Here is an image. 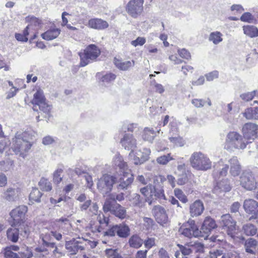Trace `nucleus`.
<instances>
[{
    "mask_svg": "<svg viewBox=\"0 0 258 258\" xmlns=\"http://www.w3.org/2000/svg\"><path fill=\"white\" fill-rule=\"evenodd\" d=\"M42 196L41 192L38 188H33L29 195V199L32 202H40Z\"/></svg>",
    "mask_w": 258,
    "mask_h": 258,
    "instance_id": "a19ab883",
    "label": "nucleus"
},
{
    "mask_svg": "<svg viewBox=\"0 0 258 258\" xmlns=\"http://www.w3.org/2000/svg\"><path fill=\"white\" fill-rule=\"evenodd\" d=\"M230 162L231 163V174L234 176L238 175L240 172V165L237 157H233L230 159Z\"/></svg>",
    "mask_w": 258,
    "mask_h": 258,
    "instance_id": "7c9ffc66",
    "label": "nucleus"
},
{
    "mask_svg": "<svg viewBox=\"0 0 258 258\" xmlns=\"http://www.w3.org/2000/svg\"><path fill=\"white\" fill-rule=\"evenodd\" d=\"M175 196L182 203H185L187 202L186 197L183 194L182 191L179 189L176 188L174 190Z\"/></svg>",
    "mask_w": 258,
    "mask_h": 258,
    "instance_id": "5fc2aeb1",
    "label": "nucleus"
},
{
    "mask_svg": "<svg viewBox=\"0 0 258 258\" xmlns=\"http://www.w3.org/2000/svg\"><path fill=\"white\" fill-rule=\"evenodd\" d=\"M131 201L135 206L141 207L143 205L142 199H141V197L139 194H134Z\"/></svg>",
    "mask_w": 258,
    "mask_h": 258,
    "instance_id": "603ef678",
    "label": "nucleus"
},
{
    "mask_svg": "<svg viewBox=\"0 0 258 258\" xmlns=\"http://www.w3.org/2000/svg\"><path fill=\"white\" fill-rule=\"evenodd\" d=\"M63 170L62 169H57L53 173V180L54 182L58 184L61 182L62 178V174Z\"/></svg>",
    "mask_w": 258,
    "mask_h": 258,
    "instance_id": "de8ad7c7",
    "label": "nucleus"
},
{
    "mask_svg": "<svg viewBox=\"0 0 258 258\" xmlns=\"http://www.w3.org/2000/svg\"><path fill=\"white\" fill-rule=\"evenodd\" d=\"M188 171L186 170V165L184 163L178 162L177 171L175 172L176 175L188 173Z\"/></svg>",
    "mask_w": 258,
    "mask_h": 258,
    "instance_id": "3c124183",
    "label": "nucleus"
},
{
    "mask_svg": "<svg viewBox=\"0 0 258 258\" xmlns=\"http://www.w3.org/2000/svg\"><path fill=\"white\" fill-rule=\"evenodd\" d=\"M118 204L115 201V195H110L105 200L103 210L104 212H110L112 213Z\"/></svg>",
    "mask_w": 258,
    "mask_h": 258,
    "instance_id": "5701e85b",
    "label": "nucleus"
},
{
    "mask_svg": "<svg viewBox=\"0 0 258 258\" xmlns=\"http://www.w3.org/2000/svg\"><path fill=\"white\" fill-rule=\"evenodd\" d=\"M219 76V72L217 71H214L208 74H207L205 76L207 81H212L214 79L218 78Z\"/></svg>",
    "mask_w": 258,
    "mask_h": 258,
    "instance_id": "69168bd1",
    "label": "nucleus"
},
{
    "mask_svg": "<svg viewBox=\"0 0 258 258\" xmlns=\"http://www.w3.org/2000/svg\"><path fill=\"white\" fill-rule=\"evenodd\" d=\"M88 26L91 28L101 30L107 28L109 24L107 21L101 19L94 18L89 20Z\"/></svg>",
    "mask_w": 258,
    "mask_h": 258,
    "instance_id": "4be33fe9",
    "label": "nucleus"
},
{
    "mask_svg": "<svg viewBox=\"0 0 258 258\" xmlns=\"http://www.w3.org/2000/svg\"><path fill=\"white\" fill-rule=\"evenodd\" d=\"M38 185L41 190L45 191H49L52 189L51 183L45 178H41L39 182Z\"/></svg>",
    "mask_w": 258,
    "mask_h": 258,
    "instance_id": "ea45409f",
    "label": "nucleus"
},
{
    "mask_svg": "<svg viewBox=\"0 0 258 258\" xmlns=\"http://www.w3.org/2000/svg\"><path fill=\"white\" fill-rule=\"evenodd\" d=\"M60 34L58 29H52L41 34L43 39L47 40H51L56 38Z\"/></svg>",
    "mask_w": 258,
    "mask_h": 258,
    "instance_id": "2f4dec72",
    "label": "nucleus"
},
{
    "mask_svg": "<svg viewBox=\"0 0 258 258\" xmlns=\"http://www.w3.org/2000/svg\"><path fill=\"white\" fill-rule=\"evenodd\" d=\"M151 193L152 196H154L160 199H165V197L164 194V190L163 186H161L160 185H156L153 186V188H150Z\"/></svg>",
    "mask_w": 258,
    "mask_h": 258,
    "instance_id": "f704fd0d",
    "label": "nucleus"
},
{
    "mask_svg": "<svg viewBox=\"0 0 258 258\" xmlns=\"http://www.w3.org/2000/svg\"><path fill=\"white\" fill-rule=\"evenodd\" d=\"M37 106L41 111L45 114V117H47V116H49L51 106L48 104L46 101L37 105Z\"/></svg>",
    "mask_w": 258,
    "mask_h": 258,
    "instance_id": "37998d69",
    "label": "nucleus"
},
{
    "mask_svg": "<svg viewBox=\"0 0 258 258\" xmlns=\"http://www.w3.org/2000/svg\"><path fill=\"white\" fill-rule=\"evenodd\" d=\"M256 19L250 13L246 12L243 14V22L254 23Z\"/></svg>",
    "mask_w": 258,
    "mask_h": 258,
    "instance_id": "6e6d98bb",
    "label": "nucleus"
},
{
    "mask_svg": "<svg viewBox=\"0 0 258 258\" xmlns=\"http://www.w3.org/2000/svg\"><path fill=\"white\" fill-rule=\"evenodd\" d=\"M81 243H82L81 241L74 239L67 241L65 244V247L70 254L75 255L78 252L79 250H82L84 249V246L80 245Z\"/></svg>",
    "mask_w": 258,
    "mask_h": 258,
    "instance_id": "aec40b11",
    "label": "nucleus"
},
{
    "mask_svg": "<svg viewBox=\"0 0 258 258\" xmlns=\"http://www.w3.org/2000/svg\"><path fill=\"white\" fill-rule=\"evenodd\" d=\"M243 187L248 190H252L256 187V182L250 172L243 173Z\"/></svg>",
    "mask_w": 258,
    "mask_h": 258,
    "instance_id": "dca6fc26",
    "label": "nucleus"
},
{
    "mask_svg": "<svg viewBox=\"0 0 258 258\" xmlns=\"http://www.w3.org/2000/svg\"><path fill=\"white\" fill-rule=\"evenodd\" d=\"M257 245V241L253 238H249L245 242V247L255 248Z\"/></svg>",
    "mask_w": 258,
    "mask_h": 258,
    "instance_id": "338daca9",
    "label": "nucleus"
},
{
    "mask_svg": "<svg viewBox=\"0 0 258 258\" xmlns=\"http://www.w3.org/2000/svg\"><path fill=\"white\" fill-rule=\"evenodd\" d=\"M215 221L210 217H206L203 223L200 231H201V237L207 238L211 231L216 227Z\"/></svg>",
    "mask_w": 258,
    "mask_h": 258,
    "instance_id": "2eb2a0df",
    "label": "nucleus"
},
{
    "mask_svg": "<svg viewBox=\"0 0 258 258\" xmlns=\"http://www.w3.org/2000/svg\"><path fill=\"white\" fill-rule=\"evenodd\" d=\"M244 232L247 235H253L257 231L256 228L252 224H246L243 227Z\"/></svg>",
    "mask_w": 258,
    "mask_h": 258,
    "instance_id": "c03bdc74",
    "label": "nucleus"
},
{
    "mask_svg": "<svg viewBox=\"0 0 258 258\" xmlns=\"http://www.w3.org/2000/svg\"><path fill=\"white\" fill-rule=\"evenodd\" d=\"M173 158L170 157V154H168L166 155H163L161 156L160 157H159L157 159V162L158 163L161 164V165H165L167 164V163L172 160Z\"/></svg>",
    "mask_w": 258,
    "mask_h": 258,
    "instance_id": "09e8293b",
    "label": "nucleus"
},
{
    "mask_svg": "<svg viewBox=\"0 0 258 258\" xmlns=\"http://www.w3.org/2000/svg\"><path fill=\"white\" fill-rule=\"evenodd\" d=\"M204 210L203 203L200 200H196L189 207V213L191 217L201 215Z\"/></svg>",
    "mask_w": 258,
    "mask_h": 258,
    "instance_id": "412c9836",
    "label": "nucleus"
},
{
    "mask_svg": "<svg viewBox=\"0 0 258 258\" xmlns=\"http://www.w3.org/2000/svg\"><path fill=\"white\" fill-rule=\"evenodd\" d=\"M143 0H131L127 5L126 10L133 17L141 14L143 10Z\"/></svg>",
    "mask_w": 258,
    "mask_h": 258,
    "instance_id": "ddd939ff",
    "label": "nucleus"
},
{
    "mask_svg": "<svg viewBox=\"0 0 258 258\" xmlns=\"http://www.w3.org/2000/svg\"><path fill=\"white\" fill-rule=\"evenodd\" d=\"M169 140L171 142L173 143L176 146L179 147L183 146L184 144V141L181 137H170Z\"/></svg>",
    "mask_w": 258,
    "mask_h": 258,
    "instance_id": "13d9d810",
    "label": "nucleus"
},
{
    "mask_svg": "<svg viewBox=\"0 0 258 258\" xmlns=\"http://www.w3.org/2000/svg\"><path fill=\"white\" fill-rule=\"evenodd\" d=\"M46 101L43 92L41 90H37L33 95L32 103L34 105L33 110H37V105Z\"/></svg>",
    "mask_w": 258,
    "mask_h": 258,
    "instance_id": "393cba45",
    "label": "nucleus"
},
{
    "mask_svg": "<svg viewBox=\"0 0 258 258\" xmlns=\"http://www.w3.org/2000/svg\"><path fill=\"white\" fill-rule=\"evenodd\" d=\"M146 38L142 37H138L136 40L132 41L131 44L135 47L138 45L142 46L146 43Z\"/></svg>",
    "mask_w": 258,
    "mask_h": 258,
    "instance_id": "680f3d73",
    "label": "nucleus"
},
{
    "mask_svg": "<svg viewBox=\"0 0 258 258\" xmlns=\"http://www.w3.org/2000/svg\"><path fill=\"white\" fill-rule=\"evenodd\" d=\"M243 114L247 119H258V107L248 108Z\"/></svg>",
    "mask_w": 258,
    "mask_h": 258,
    "instance_id": "72a5a7b5",
    "label": "nucleus"
},
{
    "mask_svg": "<svg viewBox=\"0 0 258 258\" xmlns=\"http://www.w3.org/2000/svg\"><path fill=\"white\" fill-rule=\"evenodd\" d=\"M111 214L120 219H123L126 217V211L125 208L119 204L117 205L116 208H115Z\"/></svg>",
    "mask_w": 258,
    "mask_h": 258,
    "instance_id": "e433bc0d",
    "label": "nucleus"
},
{
    "mask_svg": "<svg viewBox=\"0 0 258 258\" xmlns=\"http://www.w3.org/2000/svg\"><path fill=\"white\" fill-rule=\"evenodd\" d=\"M97 220L100 224H105L106 226L108 225L109 222V217L105 216L103 214H99L97 217Z\"/></svg>",
    "mask_w": 258,
    "mask_h": 258,
    "instance_id": "052dcab7",
    "label": "nucleus"
},
{
    "mask_svg": "<svg viewBox=\"0 0 258 258\" xmlns=\"http://www.w3.org/2000/svg\"><path fill=\"white\" fill-rule=\"evenodd\" d=\"M80 208L82 211H86L88 209V214L90 216L97 215L98 210V206L96 203H92L90 199L80 204Z\"/></svg>",
    "mask_w": 258,
    "mask_h": 258,
    "instance_id": "6ab92c4d",
    "label": "nucleus"
},
{
    "mask_svg": "<svg viewBox=\"0 0 258 258\" xmlns=\"http://www.w3.org/2000/svg\"><path fill=\"white\" fill-rule=\"evenodd\" d=\"M122 172V176L120 177L117 185V189H127L129 186L133 183L134 178L133 175L131 173L130 169H127Z\"/></svg>",
    "mask_w": 258,
    "mask_h": 258,
    "instance_id": "4468645a",
    "label": "nucleus"
},
{
    "mask_svg": "<svg viewBox=\"0 0 258 258\" xmlns=\"http://www.w3.org/2000/svg\"><path fill=\"white\" fill-rule=\"evenodd\" d=\"M113 164L114 166L120 169L121 172L128 169L126 163L124 162L122 157L118 154L115 155Z\"/></svg>",
    "mask_w": 258,
    "mask_h": 258,
    "instance_id": "c756f323",
    "label": "nucleus"
},
{
    "mask_svg": "<svg viewBox=\"0 0 258 258\" xmlns=\"http://www.w3.org/2000/svg\"><path fill=\"white\" fill-rule=\"evenodd\" d=\"M116 78V75L113 73H108L103 76L101 78V81L104 83H109Z\"/></svg>",
    "mask_w": 258,
    "mask_h": 258,
    "instance_id": "4d7b16f0",
    "label": "nucleus"
},
{
    "mask_svg": "<svg viewBox=\"0 0 258 258\" xmlns=\"http://www.w3.org/2000/svg\"><path fill=\"white\" fill-rule=\"evenodd\" d=\"M143 222L146 229L148 230L153 229V227L155 224L154 220L148 217H144Z\"/></svg>",
    "mask_w": 258,
    "mask_h": 258,
    "instance_id": "864d4df0",
    "label": "nucleus"
},
{
    "mask_svg": "<svg viewBox=\"0 0 258 258\" xmlns=\"http://www.w3.org/2000/svg\"><path fill=\"white\" fill-rule=\"evenodd\" d=\"M4 256L6 258H21L20 252L17 253L10 250H5Z\"/></svg>",
    "mask_w": 258,
    "mask_h": 258,
    "instance_id": "e2e57ef3",
    "label": "nucleus"
},
{
    "mask_svg": "<svg viewBox=\"0 0 258 258\" xmlns=\"http://www.w3.org/2000/svg\"><path fill=\"white\" fill-rule=\"evenodd\" d=\"M117 235L116 225H113L106 231L103 232L104 237H113Z\"/></svg>",
    "mask_w": 258,
    "mask_h": 258,
    "instance_id": "8fccbe9b",
    "label": "nucleus"
},
{
    "mask_svg": "<svg viewBox=\"0 0 258 258\" xmlns=\"http://www.w3.org/2000/svg\"><path fill=\"white\" fill-rule=\"evenodd\" d=\"M244 33L250 37H254L258 36V29L252 25L243 26Z\"/></svg>",
    "mask_w": 258,
    "mask_h": 258,
    "instance_id": "c9c22d12",
    "label": "nucleus"
},
{
    "mask_svg": "<svg viewBox=\"0 0 258 258\" xmlns=\"http://www.w3.org/2000/svg\"><path fill=\"white\" fill-rule=\"evenodd\" d=\"M179 231L184 236L188 238L199 237L202 235L198 227L193 220H189L186 223L180 228Z\"/></svg>",
    "mask_w": 258,
    "mask_h": 258,
    "instance_id": "6e6552de",
    "label": "nucleus"
},
{
    "mask_svg": "<svg viewBox=\"0 0 258 258\" xmlns=\"http://www.w3.org/2000/svg\"><path fill=\"white\" fill-rule=\"evenodd\" d=\"M242 147V137L235 132H231L227 136L224 148L229 151L241 148Z\"/></svg>",
    "mask_w": 258,
    "mask_h": 258,
    "instance_id": "0eeeda50",
    "label": "nucleus"
},
{
    "mask_svg": "<svg viewBox=\"0 0 258 258\" xmlns=\"http://www.w3.org/2000/svg\"><path fill=\"white\" fill-rule=\"evenodd\" d=\"M231 189V186L229 181L226 179L217 183L213 189L214 192L217 194L221 192L229 191Z\"/></svg>",
    "mask_w": 258,
    "mask_h": 258,
    "instance_id": "b1692460",
    "label": "nucleus"
},
{
    "mask_svg": "<svg viewBox=\"0 0 258 258\" xmlns=\"http://www.w3.org/2000/svg\"><path fill=\"white\" fill-rule=\"evenodd\" d=\"M177 177V183L179 185L186 184L188 181V174L184 173L176 175Z\"/></svg>",
    "mask_w": 258,
    "mask_h": 258,
    "instance_id": "49530a36",
    "label": "nucleus"
},
{
    "mask_svg": "<svg viewBox=\"0 0 258 258\" xmlns=\"http://www.w3.org/2000/svg\"><path fill=\"white\" fill-rule=\"evenodd\" d=\"M18 226L20 227H11L7 230L8 239L14 243L18 241L20 234L23 237H28L30 233V230L26 225L23 224Z\"/></svg>",
    "mask_w": 258,
    "mask_h": 258,
    "instance_id": "423d86ee",
    "label": "nucleus"
},
{
    "mask_svg": "<svg viewBox=\"0 0 258 258\" xmlns=\"http://www.w3.org/2000/svg\"><path fill=\"white\" fill-rule=\"evenodd\" d=\"M138 129V125L137 124H124L122 126V130L124 132H126V131L128 132H134Z\"/></svg>",
    "mask_w": 258,
    "mask_h": 258,
    "instance_id": "0e129e2a",
    "label": "nucleus"
},
{
    "mask_svg": "<svg viewBox=\"0 0 258 258\" xmlns=\"http://www.w3.org/2000/svg\"><path fill=\"white\" fill-rule=\"evenodd\" d=\"M100 54V50L96 45L94 44L88 45L84 50L83 53L79 54L81 58L80 66H86L90 60H95Z\"/></svg>",
    "mask_w": 258,
    "mask_h": 258,
    "instance_id": "39448f33",
    "label": "nucleus"
},
{
    "mask_svg": "<svg viewBox=\"0 0 258 258\" xmlns=\"http://www.w3.org/2000/svg\"><path fill=\"white\" fill-rule=\"evenodd\" d=\"M150 152V149L147 148L144 149V152L133 150L129 154V156L135 165H140L148 160Z\"/></svg>",
    "mask_w": 258,
    "mask_h": 258,
    "instance_id": "9b49d317",
    "label": "nucleus"
},
{
    "mask_svg": "<svg viewBox=\"0 0 258 258\" xmlns=\"http://www.w3.org/2000/svg\"><path fill=\"white\" fill-rule=\"evenodd\" d=\"M27 212V207L26 206L21 205L12 210L10 215L13 219L12 226L22 225L25 214Z\"/></svg>",
    "mask_w": 258,
    "mask_h": 258,
    "instance_id": "9d476101",
    "label": "nucleus"
},
{
    "mask_svg": "<svg viewBox=\"0 0 258 258\" xmlns=\"http://www.w3.org/2000/svg\"><path fill=\"white\" fill-rule=\"evenodd\" d=\"M152 214L157 223L163 226H167L169 219L165 209L161 206L157 205L153 207Z\"/></svg>",
    "mask_w": 258,
    "mask_h": 258,
    "instance_id": "f8f14e48",
    "label": "nucleus"
},
{
    "mask_svg": "<svg viewBox=\"0 0 258 258\" xmlns=\"http://www.w3.org/2000/svg\"><path fill=\"white\" fill-rule=\"evenodd\" d=\"M145 247L148 249H150L155 245V239L152 237H148L144 241H143Z\"/></svg>",
    "mask_w": 258,
    "mask_h": 258,
    "instance_id": "bf43d9fd",
    "label": "nucleus"
},
{
    "mask_svg": "<svg viewBox=\"0 0 258 258\" xmlns=\"http://www.w3.org/2000/svg\"><path fill=\"white\" fill-rule=\"evenodd\" d=\"M189 161L192 167L198 170L205 171L212 167V162L209 158L201 152H196L192 154Z\"/></svg>",
    "mask_w": 258,
    "mask_h": 258,
    "instance_id": "f03ea898",
    "label": "nucleus"
},
{
    "mask_svg": "<svg viewBox=\"0 0 258 258\" xmlns=\"http://www.w3.org/2000/svg\"><path fill=\"white\" fill-rule=\"evenodd\" d=\"M258 133V125L249 122L245 123L243 126V138L246 140V143L243 141V145L251 143L252 141L254 140L257 137Z\"/></svg>",
    "mask_w": 258,
    "mask_h": 258,
    "instance_id": "1a4fd4ad",
    "label": "nucleus"
},
{
    "mask_svg": "<svg viewBox=\"0 0 258 258\" xmlns=\"http://www.w3.org/2000/svg\"><path fill=\"white\" fill-rule=\"evenodd\" d=\"M243 207L246 213L252 215L255 214V210L258 207V204L253 199H248L245 200Z\"/></svg>",
    "mask_w": 258,
    "mask_h": 258,
    "instance_id": "a878e982",
    "label": "nucleus"
},
{
    "mask_svg": "<svg viewBox=\"0 0 258 258\" xmlns=\"http://www.w3.org/2000/svg\"><path fill=\"white\" fill-rule=\"evenodd\" d=\"M116 181V178L115 176L105 174L98 179L97 187L101 194L106 195L112 190L113 184Z\"/></svg>",
    "mask_w": 258,
    "mask_h": 258,
    "instance_id": "20e7f679",
    "label": "nucleus"
},
{
    "mask_svg": "<svg viewBox=\"0 0 258 258\" xmlns=\"http://www.w3.org/2000/svg\"><path fill=\"white\" fill-rule=\"evenodd\" d=\"M105 254L107 258H122L121 255L118 252L117 249H107Z\"/></svg>",
    "mask_w": 258,
    "mask_h": 258,
    "instance_id": "a18cd8bd",
    "label": "nucleus"
},
{
    "mask_svg": "<svg viewBox=\"0 0 258 258\" xmlns=\"http://www.w3.org/2000/svg\"><path fill=\"white\" fill-rule=\"evenodd\" d=\"M34 136V133L31 131L17 132L11 143V149L15 154L25 158L33 145L31 140Z\"/></svg>",
    "mask_w": 258,
    "mask_h": 258,
    "instance_id": "f257e3e1",
    "label": "nucleus"
},
{
    "mask_svg": "<svg viewBox=\"0 0 258 258\" xmlns=\"http://www.w3.org/2000/svg\"><path fill=\"white\" fill-rule=\"evenodd\" d=\"M178 53L179 55L185 59H189L190 58V53L185 49H182L181 50H178Z\"/></svg>",
    "mask_w": 258,
    "mask_h": 258,
    "instance_id": "774afa93",
    "label": "nucleus"
},
{
    "mask_svg": "<svg viewBox=\"0 0 258 258\" xmlns=\"http://www.w3.org/2000/svg\"><path fill=\"white\" fill-rule=\"evenodd\" d=\"M178 246L179 248V251L186 256L194 250L200 251L203 249V244L200 242H195L194 244L190 242L184 246L180 244H178Z\"/></svg>",
    "mask_w": 258,
    "mask_h": 258,
    "instance_id": "f3484780",
    "label": "nucleus"
},
{
    "mask_svg": "<svg viewBox=\"0 0 258 258\" xmlns=\"http://www.w3.org/2000/svg\"><path fill=\"white\" fill-rule=\"evenodd\" d=\"M191 103L195 106L198 108L203 107L206 103H207L209 106L212 105L211 100L209 98H208L206 101L202 99H194L192 100Z\"/></svg>",
    "mask_w": 258,
    "mask_h": 258,
    "instance_id": "79ce46f5",
    "label": "nucleus"
},
{
    "mask_svg": "<svg viewBox=\"0 0 258 258\" xmlns=\"http://www.w3.org/2000/svg\"><path fill=\"white\" fill-rule=\"evenodd\" d=\"M128 243L131 247L139 248L142 245L143 240L138 235L135 234L130 238Z\"/></svg>",
    "mask_w": 258,
    "mask_h": 258,
    "instance_id": "473e14b6",
    "label": "nucleus"
},
{
    "mask_svg": "<svg viewBox=\"0 0 258 258\" xmlns=\"http://www.w3.org/2000/svg\"><path fill=\"white\" fill-rule=\"evenodd\" d=\"M221 224L223 228L226 229L227 234L233 238H237L242 239V233L239 231L230 214H225L221 217Z\"/></svg>",
    "mask_w": 258,
    "mask_h": 258,
    "instance_id": "7ed1b4c3",
    "label": "nucleus"
},
{
    "mask_svg": "<svg viewBox=\"0 0 258 258\" xmlns=\"http://www.w3.org/2000/svg\"><path fill=\"white\" fill-rule=\"evenodd\" d=\"M18 190L9 187L3 194V198L8 201H15L17 200L19 195Z\"/></svg>",
    "mask_w": 258,
    "mask_h": 258,
    "instance_id": "cd10ccee",
    "label": "nucleus"
},
{
    "mask_svg": "<svg viewBox=\"0 0 258 258\" xmlns=\"http://www.w3.org/2000/svg\"><path fill=\"white\" fill-rule=\"evenodd\" d=\"M120 143L125 149L132 151L137 147V141L133 136L130 134H126L120 141Z\"/></svg>",
    "mask_w": 258,
    "mask_h": 258,
    "instance_id": "a211bd4d",
    "label": "nucleus"
},
{
    "mask_svg": "<svg viewBox=\"0 0 258 258\" xmlns=\"http://www.w3.org/2000/svg\"><path fill=\"white\" fill-rule=\"evenodd\" d=\"M117 235L120 237L125 238L130 234V228L125 223L116 224Z\"/></svg>",
    "mask_w": 258,
    "mask_h": 258,
    "instance_id": "bb28decb",
    "label": "nucleus"
},
{
    "mask_svg": "<svg viewBox=\"0 0 258 258\" xmlns=\"http://www.w3.org/2000/svg\"><path fill=\"white\" fill-rule=\"evenodd\" d=\"M222 34L219 31L213 32L209 35V40L217 45L222 41Z\"/></svg>",
    "mask_w": 258,
    "mask_h": 258,
    "instance_id": "4c0bfd02",
    "label": "nucleus"
},
{
    "mask_svg": "<svg viewBox=\"0 0 258 258\" xmlns=\"http://www.w3.org/2000/svg\"><path fill=\"white\" fill-rule=\"evenodd\" d=\"M156 136V133L152 128L146 127L144 131L143 138L144 140L152 142Z\"/></svg>",
    "mask_w": 258,
    "mask_h": 258,
    "instance_id": "58836bf2",
    "label": "nucleus"
},
{
    "mask_svg": "<svg viewBox=\"0 0 258 258\" xmlns=\"http://www.w3.org/2000/svg\"><path fill=\"white\" fill-rule=\"evenodd\" d=\"M114 63L120 70L126 71L134 66L135 61L134 60L123 61L120 59L115 58L114 59Z\"/></svg>",
    "mask_w": 258,
    "mask_h": 258,
    "instance_id": "c85d7f7f",
    "label": "nucleus"
}]
</instances>
